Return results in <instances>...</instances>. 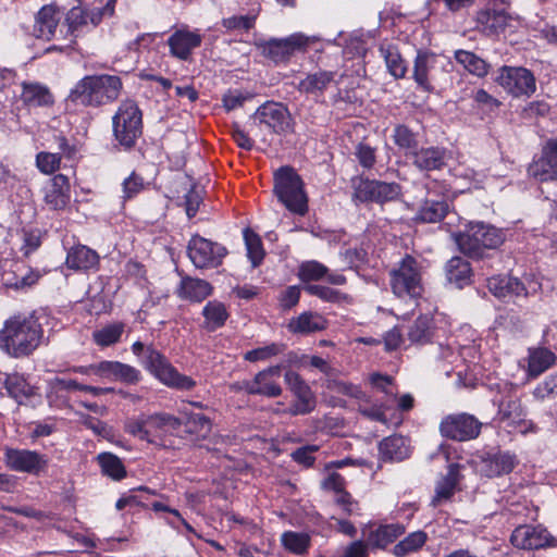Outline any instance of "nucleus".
<instances>
[{
  "label": "nucleus",
  "instance_id": "nucleus-1",
  "mask_svg": "<svg viewBox=\"0 0 557 557\" xmlns=\"http://www.w3.org/2000/svg\"><path fill=\"white\" fill-rule=\"evenodd\" d=\"M47 320L42 310L12 315L0 331V348L14 358L28 357L39 347L44 337L42 321Z\"/></svg>",
  "mask_w": 557,
  "mask_h": 557
},
{
  "label": "nucleus",
  "instance_id": "nucleus-2",
  "mask_svg": "<svg viewBox=\"0 0 557 557\" xmlns=\"http://www.w3.org/2000/svg\"><path fill=\"white\" fill-rule=\"evenodd\" d=\"M122 90L123 82L117 75H86L72 88L66 104L99 108L116 101Z\"/></svg>",
  "mask_w": 557,
  "mask_h": 557
},
{
  "label": "nucleus",
  "instance_id": "nucleus-3",
  "mask_svg": "<svg viewBox=\"0 0 557 557\" xmlns=\"http://www.w3.org/2000/svg\"><path fill=\"white\" fill-rule=\"evenodd\" d=\"M182 426L178 418L166 412L139 414L124 422V431L149 444L166 447L170 437Z\"/></svg>",
  "mask_w": 557,
  "mask_h": 557
},
{
  "label": "nucleus",
  "instance_id": "nucleus-4",
  "mask_svg": "<svg viewBox=\"0 0 557 557\" xmlns=\"http://www.w3.org/2000/svg\"><path fill=\"white\" fill-rule=\"evenodd\" d=\"M503 230L484 222H470L455 234L459 250L471 259H481L486 250L498 248L505 242Z\"/></svg>",
  "mask_w": 557,
  "mask_h": 557
},
{
  "label": "nucleus",
  "instance_id": "nucleus-5",
  "mask_svg": "<svg viewBox=\"0 0 557 557\" xmlns=\"http://www.w3.org/2000/svg\"><path fill=\"white\" fill-rule=\"evenodd\" d=\"M273 193L278 201L292 213L305 215L308 212V197L300 175L292 166H281L274 172Z\"/></svg>",
  "mask_w": 557,
  "mask_h": 557
},
{
  "label": "nucleus",
  "instance_id": "nucleus-6",
  "mask_svg": "<svg viewBox=\"0 0 557 557\" xmlns=\"http://www.w3.org/2000/svg\"><path fill=\"white\" fill-rule=\"evenodd\" d=\"M389 286L398 298H421L424 292L422 262L407 253L389 271Z\"/></svg>",
  "mask_w": 557,
  "mask_h": 557
},
{
  "label": "nucleus",
  "instance_id": "nucleus-7",
  "mask_svg": "<svg viewBox=\"0 0 557 557\" xmlns=\"http://www.w3.org/2000/svg\"><path fill=\"white\" fill-rule=\"evenodd\" d=\"M141 364L151 375L168 387L178 391H191L197 385L193 377L178 372L168 357L153 345H148Z\"/></svg>",
  "mask_w": 557,
  "mask_h": 557
},
{
  "label": "nucleus",
  "instance_id": "nucleus-8",
  "mask_svg": "<svg viewBox=\"0 0 557 557\" xmlns=\"http://www.w3.org/2000/svg\"><path fill=\"white\" fill-rule=\"evenodd\" d=\"M113 135L116 141L129 150L143 134V112L133 99L123 100L112 117Z\"/></svg>",
  "mask_w": 557,
  "mask_h": 557
},
{
  "label": "nucleus",
  "instance_id": "nucleus-9",
  "mask_svg": "<svg viewBox=\"0 0 557 557\" xmlns=\"http://www.w3.org/2000/svg\"><path fill=\"white\" fill-rule=\"evenodd\" d=\"M351 184L354 187V200L360 202L382 205L396 200L401 194V187L397 183L370 180L364 176L354 177Z\"/></svg>",
  "mask_w": 557,
  "mask_h": 557
},
{
  "label": "nucleus",
  "instance_id": "nucleus-10",
  "mask_svg": "<svg viewBox=\"0 0 557 557\" xmlns=\"http://www.w3.org/2000/svg\"><path fill=\"white\" fill-rule=\"evenodd\" d=\"M315 41V37H308L301 33H295L286 38H272L259 44L263 57L275 64L287 63L296 52H306L308 47Z\"/></svg>",
  "mask_w": 557,
  "mask_h": 557
},
{
  "label": "nucleus",
  "instance_id": "nucleus-11",
  "mask_svg": "<svg viewBox=\"0 0 557 557\" xmlns=\"http://www.w3.org/2000/svg\"><path fill=\"white\" fill-rule=\"evenodd\" d=\"M227 249L219 243L194 235L187 245V256L197 269H214L222 264Z\"/></svg>",
  "mask_w": 557,
  "mask_h": 557
},
{
  "label": "nucleus",
  "instance_id": "nucleus-12",
  "mask_svg": "<svg viewBox=\"0 0 557 557\" xmlns=\"http://www.w3.org/2000/svg\"><path fill=\"white\" fill-rule=\"evenodd\" d=\"M283 366L276 364L258 372L252 380H244L233 385L236 391H244L249 395H259L275 398L282 395L280 383Z\"/></svg>",
  "mask_w": 557,
  "mask_h": 557
},
{
  "label": "nucleus",
  "instance_id": "nucleus-13",
  "mask_svg": "<svg viewBox=\"0 0 557 557\" xmlns=\"http://www.w3.org/2000/svg\"><path fill=\"white\" fill-rule=\"evenodd\" d=\"M258 126H264L276 135H286L294 132V119L287 107L281 102L267 101L253 114Z\"/></svg>",
  "mask_w": 557,
  "mask_h": 557
},
{
  "label": "nucleus",
  "instance_id": "nucleus-14",
  "mask_svg": "<svg viewBox=\"0 0 557 557\" xmlns=\"http://www.w3.org/2000/svg\"><path fill=\"white\" fill-rule=\"evenodd\" d=\"M511 16L504 2L491 1L476 11L474 16L475 29L484 36H498L504 33Z\"/></svg>",
  "mask_w": 557,
  "mask_h": 557
},
{
  "label": "nucleus",
  "instance_id": "nucleus-15",
  "mask_svg": "<svg viewBox=\"0 0 557 557\" xmlns=\"http://www.w3.org/2000/svg\"><path fill=\"white\" fill-rule=\"evenodd\" d=\"M285 383L295 397V400L285 412L289 416H305L312 412L317 406V397L311 387L293 370L284 374Z\"/></svg>",
  "mask_w": 557,
  "mask_h": 557
},
{
  "label": "nucleus",
  "instance_id": "nucleus-16",
  "mask_svg": "<svg viewBox=\"0 0 557 557\" xmlns=\"http://www.w3.org/2000/svg\"><path fill=\"white\" fill-rule=\"evenodd\" d=\"M482 423L472 414L458 413L445 417L440 424L442 436L453 441H470L481 433Z\"/></svg>",
  "mask_w": 557,
  "mask_h": 557
},
{
  "label": "nucleus",
  "instance_id": "nucleus-17",
  "mask_svg": "<svg viewBox=\"0 0 557 557\" xmlns=\"http://www.w3.org/2000/svg\"><path fill=\"white\" fill-rule=\"evenodd\" d=\"M510 542L515 547L525 550L557 547V537L542 525H518L511 533Z\"/></svg>",
  "mask_w": 557,
  "mask_h": 557
},
{
  "label": "nucleus",
  "instance_id": "nucleus-18",
  "mask_svg": "<svg viewBox=\"0 0 557 557\" xmlns=\"http://www.w3.org/2000/svg\"><path fill=\"white\" fill-rule=\"evenodd\" d=\"M4 462L5 466L13 471L36 475L45 472L48 467V458L46 455L35 450L11 447H5L4 449Z\"/></svg>",
  "mask_w": 557,
  "mask_h": 557
},
{
  "label": "nucleus",
  "instance_id": "nucleus-19",
  "mask_svg": "<svg viewBox=\"0 0 557 557\" xmlns=\"http://www.w3.org/2000/svg\"><path fill=\"white\" fill-rule=\"evenodd\" d=\"M497 82L515 97L530 96L536 88L533 73L525 67L503 66Z\"/></svg>",
  "mask_w": 557,
  "mask_h": 557
},
{
  "label": "nucleus",
  "instance_id": "nucleus-20",
  "mask_svg": "<svg viewBox=\"0 0 557 557\" xmlns=\"http://www.w3.org/2000/svg\"><path fill=\"white\" fill-rule=\"evenodd\" d=\"M203 36L199 29L190 30L188 26L176 29L168 39V46L173 57L187 61L193 51L202 44Z\"/></svg>",
  "mask_w": 557,
  "mask_h": 557
},
{
  "label": "nucleus",
  "instance_id": "nucleus-21",
  "mask_svg": "<svg viewBox=\"0 0 557 557\" xmlns=\"http://www.w3.org/2000/svg\"><path fill=\"white\" fill-rule=\"evenodd\" d=\"M518 465L517 456L500 449L486 451L481 457L480 472L486 478L509 474Z\"/></svg>",
  "mask_w": 557,
  "mask_h": 557
},
{
  "label": "nucleus",
  "instance_id": "nucleus-22",
  "mask_svg": "<svg viewBox=\"0 0 557 557\" xmlns=\"http://www.w3.org/2000/svg\"><path fill=\"white\" fill-rule=\"evenodd\" d=\"M410 159L412 164L422 172L442 171L451 159V153L445 147L431 146L419 148Z\"/></svg>",
  "mask_w": 557,
  "mask_h": 557
},
{
  "label": "nucleus",
  "instance_id": "nucleus-23",
  "mask_svg": "<svg viewBox=\"0 0 557 557\" xmlns=\"http://www.w3.org/2000/svg\"><path fill=\"white\" fill-rule=\"evenodd\" d=\"M44 201L51 210H63L71 200V185L64 174H55L44 189Z\"/></svg>",
  "mask_w": 557,
  "mask_h": 557
},
{
  "label": "nucleus",
  "instance_id": "nucleus-24",
  "mask_svg": "<svg viewBox=\"0 0 557 557\" xmlns=\"http://www.w3.org/2000/svg\"><path fill=\"white\" fill-rule=\"evenodd\" d=\"M100 257L98 252L88 246L78 244L69 251L65 264L69 269L75 271H97L99 269Z\"/></svg>",
  "mask_w": 557,
  "mask_h": 557
},
{
  "label": "nucleus",
  "instance_id": "nucleus-25",
  "mask_svg": "<svg viewBox=\"0 0 557 557\" xmlns=\"http://www.w3.org/2000/svg\"><path fill=\"white\" fill-rule=\"evenodd\" d=\"M3 269H0V283L7 288L25 289L35 285L42 274L39 271H29L27 274L18 275L21 269L8 260Z\"/></svg>",
  "mask_w": 557,
  "mask_h": 557
},
{
  "label": "nucleus",
  "instance_id": "nucleus-26",
  "mask_svg": "<svg viewBox=\"0 0 557 557\" xmlns=\"http://www.w3.org/2000/svg\"><path fill=\"white\" fill-rule=\"evenodd\" d=\"M21 86V100L25 107L33 109L53 106L54 97L46 85L34 82H23Z\"/></svg>",
  "mask_w": 557,
  "mask_h": 557
},
{
  "label": "nucleus",
  "instance_id": "nucleus-27",
  "mask_svg": "<svg viewBox=\"0 0 557 557\" xmlns=\"http://www.w3.org/2000/svg\"><path fill=\"white\" fill-rule=\"evenodd\" d=\"M487 288L497 298H513L528 294L524 284L509 275H495L487 278Z\"/></svg>",
  "mask_w": 557,
  "mask_h": 557
},
{
  "label": "nucleus",
  "instance_id": "nucleus-28",
  "mask_svg": "<svg viewBox=\"0 0 557 557\" xmlns=\"http://www.w3.org/2000/svg\"><path fill=\"white\" fill-rule=\"evenodd\" d=\"M557 362V355L546 347L529 348L527 374L529 379H536Z\"/></svg>",
  "mask_w": 557,
  "mask_h": 557
},
{
  "label": "nucleus",
  "instance_id": "nucleus-29",
  "mask_svg": "<svg viewBox=\"0 0 557 557\" xmlns=\"http://www.w3.org/2000/svg\"><path fill=\"white\" fill-rule=\"evenodd\" d=\"M329 322L324 315L313 311H305L298 317L293 318L287 327L294 334L308 335L324 331Z\"/></svg>",
  "mask_w": 557,
  "mask_h": 557
},
{
  "label": "nucleus",
  "instance_id": "nucleus-30",
  "mask_svg": "<svg viewBox=\"0 0 557 557\" xmlns=\"http://www.w3.org/2000/svg\"><path fill=\"white\" fill-rule=\"evenodd\" d=\"M460 469L461 466L459 463H450L448 466L446 475L443 476L436 484L435 496L432 500L434 506H438L443 502L449 500L454 496L462 479Z\"/></svg>",
  "mask_w": 557,
  "mask_h": 557
},
{
  "label": "nucleus",
  "instance_id": "nucleus-31",
  "mask_svg": "<svg viewBox=\"0 0 557 557\" xmlns=\"http://www.w3.org/2000/svg\"><path fill=\"white\" fill-rule=\"evenodd\" d=\"M100 371L103 379L121 381L126 384H137L141 380L138 369L120 361H101Z\"/></svg>",
  "mask_w": 557,
  "mask_h": 557
},
{
  "label": "nucleus",
  "instance_id": "nucleus-32",
  "mask_svg": "<svg viewBox=\"0 0 557 557\" xmlns=\"http://www.w3.org/2000/svg\"><path fill=\"white\" fill-rule=\"evenodd\" d=\"M405 533L400 523L370 525L367 534V544L376 548H385Z\"/></svg>",
  "mask_w": 557,
  "mask_h": 557
},
{
  "label": "nucleus",
  "instance_id": "nucleus-33",
  "mask_svg": "<svg viewBox=\"0 0 557 557\" xmlns=\"http://www.w3.org/2000/svg\"><path fill=\"white\" fill-rule=\"evenodd\" d=\"M213 292L212 285L201 278L185 276L181 280L177 296L193 302H201Z\"/></svg>",
  "mask_w": 557,
  "mask_h": 557
},
{
  "label": "nucleus",
  "instance_id": "nucleus-34",
  "mask_svg": "<svg viewBox=\"0 0 557 557\" xmlns=\"http://www.w3.org/2000/svg\"><path fill=\"white\" fill-rule=\"evenodd\" d=\"M379 451L382 460L399 462L410 456L407 440L400 435H392L382 440L379 444Z\"/></svg>",
  "mask_w": 557,
  "mask_h": 557
},
{
  "label": "nucleus",
  "instance_id": "nucleus-35",
  "mask_svg": "<svg viewBox=\"0 0 557 557\" xmlns=\"http://www.w3.org/2000/svg\"><path fill=\"white\" fill-rule=\"evenodd\" d=\"M336 72L332 71H317L308 74L299 82L298 90L300 92L320 96L330 87L335 81Z\"/></svg>",
  "mask_w": 557,
  "mask_h": 557
},
{
  "label": "nucleus",
  "instance_id": "nucleus-36",
  "mask_svg": "<svg viewBox=\"0 0 557 557\" xmlns=\"http://www.w3.org/2000/svg\"><path fill=\"white\" fill-rule=\"evenodd\" d=\"M60 22V12L53 5L42 7L36 16L37 37L50 40L54 37Z\"/></svg>",
  "mask_w": 557,
  "mask_h": 557
},
{
  "label": "nucleus",
  "instance_id": "nucleus-37",
  "mask_svg": "<svg viewBox=\"0 0 557 557\" xmlns=\"http://www.w3.org/2000/svg\"><path fill=\"white\" fill-rule=\"evenodd\" d=\"M498 416L502 421H512L513 423H519L525 425V431H534L535 426L532 422H527L522 419L524 416L523 408L521 401L516 396H507L504 397L498 406Z\"/></svg>",
  "mask_w": 557,
  "mask_h": 557
},
{
  "label": "nucleus",
  "instance_id": "nucleus-38",
  "mask_svg": "<svg viewBox=\"0 0 557 557\" xmlns=\"http://www.w3.org/2000/svg\"><path fill=\"white\" fill-rule=\"evenodd\" d=\"M445 271L447 280L459 288L471 283L472 268L462 257L455 256L448 260Z\"/></svg>",
  "mask_w": 557,
  "mask_h": 557
},
{
  "label": "nucleus",
  "instance_id": "nucleus-39",
  "mask_svg": "<svg viewBox=\"0 0 557 557\" xmlns=\"http://www.w3.org/2000/svg\"><path fill=\"white\" fill-rule=\"evenodd\" d=\"M448 210V202L444 198H426L420 207L416 220L422 223H437L446 216Z\"/></svg>",
  "mask_w": 557,
  "mask_h": 557
},
{
  "label": "nucleus",
  "instance_id": "nucleus-40",
  "mask_svg": "<svg viewBox=\"0 0 557 557\" xmlns=\"http://www.w3.org/2000/svg\"><path fill=\"white\" fill-rule=\"evenodd\" d=\"M433 64L434 58L431 54L418 52L413 66V79L418 87L426 92L434 90L430 78V71L433 69Z\"/></svg>",
  "mask_w": 557,
  "mask_h": 557
},
{
  "label": "nucleus",
  "instance_id": "nucleus-41",
  "mask_svg": "<svg viewBox=\"0 0 557 557\" xmlns=\"http://www.w3.org/2000/svg\"><path fill=\"white\" fill-rule=\"evenodd\" d=\"M393 141L407 157H412L419 149L420 134L405 124H397L393 129Z\"/></svg>",
  "mask_w": 557,
  "mask_h": 557
},
{
  "label": "nucleus",
  "instance_id": "nucleus-42",
  "mask_svg": "<svg viewBox=\"0 0 557 557\" xmlns=\"http://www.w3.org/2000/svg\"><path fill=\"white\" fill-rule=\"evenodd\" d=\"M379 50L385 61L388 73L396 79L404 78L407 73V64L398 48L391 44H382Z\"/></svg>",
  "mask_w": 557,
  "mask_h": 557
},
{
  "label": "nucleus",
  "instance_id": "nucleus-43",
  "mask_svg": "<svg viewBox=\"0 0 557 557\" xmlns=\"http://www.w3.org/2000/svg\"><path fill=\"white\" fill-rule=\"evenodd\" d=\"M202 315L205 318L203 327L213 332L225 324L230 313L223 302L211 300L203 307Z\"/></svg>",
  "mask_w": 557,
  "mask_h": 557
},
{
  "label": "nucleus",
  "instance_id": "nucleus-44",
  "mask_svg": "<svg viewBox=\"0 0 557 557\" xmlns=\"http://www.w3.org/2000/svg\"><path fill=\"white\" fill-rule=\"evenodd\" d=\"M97 462L103 475L114 481H121L126 478L127 471L120 457L112 453H101L97 456Z\"/></svg>",
  "mask_w": 557,
  "mask_h": 557
},
{
  "label": "nucleus",
  "instance_id": "nucleus-45",
  "mask_svg": "<svg viewBox=\"0 0 557 557\" xmlns=\"http://www.w3.org/2000/svg\"><path fill=\"white\" fill-rule=\"evenodd\" d=\"M455 60L469 73L478 77H484L488 73V63L471 51L457 50L455 52Z\"/></svg>",
  "mask_w": 557,
  "mask_h": 557
},
{
  "label": "nucleus",
  "instance_id": "nucleus-46",
  "mask_svg": "<svg viewBox=\"0 0 557 557\" xmlns=\"http://www.w3.org/2000/svg\"><path fill=\"white\" fill-rule=\"evenodd\" d=\"M125 331V323L114 322L92 333L94 342L100 347L112 346L120 342Z\"/></svg>",
  "mask_w": 557,
  "mask_h": 557
},
{
  "label": "nucleus",
  "instance_id": "nucleus-47",
  "mask_svg": "<svg viewBox=\"0 0 557 557\" xmlns=\"http://www.w3.org/2000/svg\"><path fill=\"white\" fill-rule=\"evenodd\" d=\"M433 319L429 315H420L408 331L411 343L426 344L433 336Z\"/></svg>",
  "mask_w": 557,
  "mask_h": 557
},
{
  "label": "nucleus",
  "instance_id": "nucleus-48",
  "mask_svg": "<svg viewBox=\"0 0 557 557\" xmlns=\"http://www.w3.org/2000/svg\"><path fill=\"white\" fill-rule=\"evenodd\" d=\"M528 174L540 183L556 181L557 166L541 154L539 159L533 160L529 165Z\"/></svg>",
  "mask_w": 557,
  "mask_h": 557
},
{
  "label": "nucleus",
  "instance_id": "nucleus-49",
  "mask_svg": "<svg viewBox=\"0 0 557 557\" xmlns=\"http://www.w3.org/2000/svg\"><path fill=\"white\" fill-rule=\"evenodd\" d=\"M428 534L423 531H416L406 536L394 547L397 557L418 553L426 543Z\"/></svg>",
  "mask_w": 557,
  "mask_h": 557
},
{
  "label": "nucleus",
  "instance_id": "nucleus-50",
  "mask_svg": "<svg viewBox=\"0 0 557 557\" xmlns=\"http://www.w3.org/2000/svg\"><path fill=\"white\" fill-rule=\"evenodd\" d=\"M5 386L10 395L15 399L30 398L36 394V388L23 375L17 373L7 377Z\"/></svg>",
  "mask_w": 557,
  "mask_h": 557
},
{
  "label": "nucleus",
  "instance_id": "nucleus-51",
  "mask_svg": "<svg viewBox=\"0 0 557 557\" xmlns=\"http://www.w3.org/2000/svg\"><path fill=\"white\" fill-rule=\"evenodd\" d=\"M244 238L247 248V257L252 267L257 268L262 263L265 256L262 240L258 234L248 228L244 232Z\"/></svg>",
  "mask_w": 557,
  "mask_h": 557
},
{
  "label": "nucleus",
  "instance_id": "nucleus-52",
  "mask_svg": "<svg viewBox=\"0 0 557 557\" xmlns=\"http://www.w3.org/2000/svg\"><path fill=\"white\" fill-rule=\"evenodd\" d=\"M66 23L71 36L77 38L89 27V12L82 8H73L66 15Z\"/></svg>",
  "mask_w": 557,
  "mask_h": 557
},
{
  "label": "nucleus",
  "instance_id": "nucleus-53",
  "mask_svg": "<svg viewBox=\"0 0 557 557\" xmlns=\"http://www.w3.org/2000/svg\"><path fill=\"white\" fill-rule=\"evenodd\" d=\"M286 348L285 344L282 343H271L263 347H258L251 350H248L244 354V360L249 362H258V361H268L273 357H276L284 352Z\"/></svg>",
  "mask_w": 557,
  "mask_h": 557
},
{
  "label": "nucleus",
  "instance_id": "nucleus-54",
  "mask_svg": "<svg viewBox=\"0 0 557 557\" xmlns=\"http://www.w3.org/2000/svg\"><path fill=\"white\" fill-rule=\"evenodd\" d=\"M282 543L289 553L304 555L310 545V536L307 533L287 531L282 536Z\"/></svg>",
  "mask_w": 557,
  "mask_h": 557
},
{
  "label": "nucleus",
  "instance_id": "nucleus-55",
  "mask_svg": "<svg viewBox=\"0 0 557 557\" xmlns=\"http://www.w3.org/2000/svg\"><path fill=\"white\" fill-rule=\"evenodd\" d=\"M326 387L330 391L349 396V397L355 398L362 403L370 401V396L366 392H363L359 385H355L352 383H348V382H344V381H339V380H330L327 382Z\"/></svg>",
  "mask_w": 557,
  "mask_h": 557
},
{
  "label": "nucleus",
  "instance_id": "nucleus-56",
  "mask_svg": "<svg viewBox=\"0 0 557 557\" xmlns=\"http://www.w3.org/2000/svg\"><path fill=\"white\" fill-rule=\"evenodd\" d=\"M327 268L314 260L305 261L299 265L298 276L299 278L307 283L311 281H319L325 275H327Z\"/></svg>",
  "mask_w": 557,
  "mask_h": 557
},
{
  "label": "nucleus",
  "instance_id": "nucleus-57",
  "mask_svg": "<svg viewBox=\"0 0 557 557\" xmlns=\"http://www.w3.org/2000/svg\"><path fill=\"white\" fill-rule=\"evenodd\" d=\"M147 495H156V491L150 490L147 486H139L129 491V494L117 499L115 507L117 510H123L127 506H144V500Z\"/></svg>",
  "mask_w": 557,
  "mask_h": 557
},
{
  "label": "nucleus",
  "instance_id": "nucleus-58",
  "mask_svg": "<svg viewBox=\"0 0 557 557\" xmlns=\"http://www.w3.org/2000/svg\"><path fill=\"white\" fill-rule=\"evenodd\" d=\"M122 187L123 199L124 201H127L143 193L146 189L147 184L145 183L144 177L134 171L124 180Z\"/></svg>",
  "mask_w": 557,
  "mask_h": 557
},
{
  "label": "nucleus",
  "instance_id": "nucleus-59",
  "mask_svg": "<svg viewBox=\"0 0 557 557\" xmlns=\"http://www.w3.org/2000/svg\"><path fill=\"white\" fill-rule=\"evenodd\" d=\"M186 428L189 433L205 437L211 432L212 422L202 413H190L186 420Z\"/></svg>",
  "mask_w": 557,
  "mask_h": 557
},
{
  "label": "nucleus",
  "instance_id": "nucleus-60",
  "mask_svg": "<svg viewBox=\"0 0 557 557\" xmlns=\"http://www.w3.org/2000/svg\"><path fill=\"white\" fill-rule=\"evenodd\" d=\"M61 154L41 151L36 156L38 170L47 175L53 174L61 165Z\"/></svg>",
  "mask_w": 557,
  "mask_h": 557
},
{
  "label": "nucleus",
  "instance_id": "nucleus-61",
  "mask_svg": "<svg viewBox=\"0 0 557 557\" xmlns=\"http://www.w3.org/2000/svg\"><path fill=\"white\" fill-rule=\"evenodd\" d=\"M306 292L327 302H341L346 298L341 292L324 285L311 284L306 286Z\"/></svg>",
  "mask_w": 557,
  "mask_h": 557
},
{
  "label": "nucleus",
  "instance_id": "nucleus-62",
  "mask_svg": "<svg viewBox=\"0 0 557 557\" xmlns=\"http://www.w3.org/2000/svg\"><path fill=\"white\" fill-rule=\"evenodd\" d=\"M79 422L86 429L91 430L97 436H101L106 440H110L113 436L112 428L96 417L82 414Z\"/></svg>",
  "mask_w": 557,
  "mask_h": 557
},
{
  "label": "nucleus",
  "instance_id": "nucleus-63",
  "mask_svg": "<svg viewBox=\"0 0 557 557\" xmlns=\"http://www.w3.org/2000/svg\"><path fill=\"white\" fill-rule=\"evenodd\" d=\"M355 156L359 164L367 170L372 169L376 162V149L364 143L356 146Z\"/></svg>",
  "mask_w": 557,
  "mask_h": 557
},
{
  "label": "nucleus",
  "instance_id": "nucleus-64",
  "mask_svg": "<svg viewBox=\"0 0 557 557\" xmlns=\"http://www.w3.org/2000/svg\"><path fill=\"white\" fill-rule=\"evenodd\" d=\"M255 25V17L248 15H234L222 20V26L227 30H250Z\"/></svg>",
  "mask_w": 557,
  "mask_h": 557
}]
</instances>
